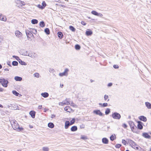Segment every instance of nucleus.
Listing matches in <instances>:
<instances>
[{"mask_svg":"<svg viewBox=\"0 0 151 151\" xmlns=\"http://www.w3.org/2000/svg\"><path fill=\"white\" fill-rule=\"evenodd\" d=\"M138 147H139V148H138V150H139L140 151H143V149L141 147H140L139 146Z\"/></svg>","mask_w":151,"mask_h":151,"instance_id":"nucleus-56","label":"nucleus"},{"mask_svg":"<svg viewBox=\"0 0 151 151\" xmlns=\"http://www.w3.org/2000/svg\"><path fill=\"white\" fill-rule=\"evenodd\" d=\"M4 70L5 71H8L9 70V69L7 68H6L4 69Z\"/></svg>","mask_w":151,"mask_h":151,"instance_id":"nucleus-64","label":"nucleus"},{"mask_svg":"<svg viewBox=\"0 0 151 151\" xmlns=\"http://www.w3.org/2000/svg\"><path fill=\"white\" fill-rule=\"evenodd\" d=\"M104 99L106 101L107 99L109 98V96L108 95H105L104 96Z\"/></svg>","mask_w":151,"mask_h":151,"instance_id":"nucleus-46","label":"nucleus"},{"mask_svg":"<svg viewBox=\"0 0 151 151\" xmlns=\"http://www.w3.org/2000/svg\"><path fill=\"white\" fill-rule=\"evenodd\" d=\"M142 136L146 138H150V136L146 133H143Z\"/></svg>","mask_w":151,"mask_h":151,"instance_id":"nucleus-19","label":"nucleus"},{"mask_svg":"<svg viewBox=\"0 0 151 151\" xmlns=\"http://www.w3.org/2000/svg\"><path fill=\"white\" fill-rule=\"evenodd\" d=\"M80 46L78 45H76L75 46V49L77 50H79L80 49Z\"/></svg>","mask_w":151,"mask_h":151,"instance_id":"nucleus-40","label":"nucleus"},{"mask_svg":"<svg viewBox=\"0 0 151 151\" xmlns=\"http://www.w3.org/2000/svg\"><path fill=\"white\" fill-rule=\"evenodd\" d=\"M40 25L42 27H44L45 26V24L44 22L43 21L40 22Z\"/></svg>","mask_w":151,"mask_h":151,"instance_id":"nucleus-33","label":"nucleus"},{"mask_svg":"<svg viewBox=\"0 0 151 151\" xmlns=\"http://www.w3.org/2000/svg\"><path fill=\"white\" fill-rule=\"evenodd\" d=\"M69 71V69L67 68H66L64 72L63 73H60L59 74V75L60 76L62 77L64 76H67L68 75V72Z\"/></svg>","mask_w":151,"mask_h":151,"instance_id":"nucleus-6","label":"nucleus"},{"mask_svg":"<svg viewBox=\"0 0 151 151\" xmlns=\"http://www.w3.org/2000/svg\"><path fill=\"white\" fill-rule=\"evenodd\" d=\"M81 24L83 25H86V23L84 21H82L81 22Z\"/></svg>","mask_w":151,"mask_h":151,"instance_id":"nucleus-50","label":"nucleus"},{"mask_svg":"<svg viewBox=\"0 0 151 151\" xmlns=\"http://www.w3.org/2000/svg\"><path fill=\"white\" fill-rule=\"evenodd\" d=\"M19 1V2L22 5H24L25 4V3L23 1Z\"/></svg>","mask_w":151,"mask_h":151,"instance_id":"nucleus-48","label":"nucleus"},{"mask_svg":"<svg viewBox=\"0 0 151 151\" xmlns=\"http://www.w3.org/2000/svg\"><path fill=\"white\" fill-rule=\"evenodd\" d=\"M60 86L61 88H62L63 86V85L62 84H60Z\"/></svg>","mask_w":151,"mask_h":151,"instance_id":"nucleus-63","label":"nucleus"},{"mask_svg":"<svg viewBox=\"0 0 151 151\" xmlns=\"http://www.w3.org/2000/svg\"><path fill=\"white\" fill-rule=\"evenodd\" d=\"M108 106V104L107 103H104L103 104V106L104 107L107 106Z\"/></svg>","mask_w":151,"mask_h":151,"instance_id":"nucleus-51","label":"nucleus"},{"mask_svg":"<svg viewBox=\"0 0 151 151\" xmlns=\"http://www.w3.org/2000/svg\"><path fill=\"white\" fill-rule=\"evenodd\" d=\"M93 32L91 30L87 31L86 32V35L87 36H91Z\"/></svg>","mask_w":151,"mask_h":151,"instance_id":"nucleus-25","label":"nucleus"},{"mask_svg":"<svg viewBox=\"0 0 151 151\" xmlns=\"http://www.w3.org/2000/svg\"><path fill=\"white\" fill-rule=\"evenodd\" d=\"M115 139L116 136L115 135H112L110 137V139L112 141L114 140Z\"/></svg>","mask_w":151,"mask_h":151,"instance_id":"nucleus-32","label":"nucleus"},{"mask_svg":"<svg viewBox=\"0 0 151 151\" xmlns=\"http://www.w3.org/2000/svg\"><path fill=\"white\" fill-rule=\"evenodd\" d=\"M34 76L35 77L38 78L39 77V74L38 73H35L34 74Z\"/></svg>","mask_w":151,"mask_h":151,"instance_id":"nucleus-47","label":"nucleus"},{"mask_svg":"<svg viewBox=\"0 0 151 151\" xmlns=\"http://www.w3.org/2000/svg\"><path fill=\"white\" fill-rule=\"evenodd\" d=\"M145 105L148 109H151V104L148 102H145Z\"/></svg>","mask_w":151,"mask_h":151,"instance_id":"nucleus-21","label":"nucleus"},{"mask_svg":"<svg viewBox=\"0 0 151 151\" xmlns=\"http://www.w3.org/2000/svg\"><path fill=\"white\" fill-rule=\"evenodd\" d=\"M14 79L17 81H21L22 80V77L16 76L14 77Z\"/></svg>","mask_w":151,"mask_h":151,"instance_id":"nucleus-24","label":"nucleus"},{"mask_svg":"<svg viewBox=\"0 0 151 151\" xmlns=\"http://www.w3.org/2000/svg\"><path fill=\"white\" fill-rule=\"evenodd\" d=\"M112 83H109L108 85V86H112Z\"/></svg>","mask_w":151,"mask_h":151,"instance_id":"nucleus-57","label":"nucleus"},{"mask_svg":"<svg viewBox=\"0 0 151 151\" xmlns=\"http://www.w3.org/2000/svg\"><path fill=\"white\" fill-rule=\"evenodd\" d=\"M58 37L60 38L61 39L63 37V34L62 33L60 32H58Z\"/></svg>","mask_w":151,"mask_h":151,"instance_id":"nucleus-28","label":"nucleus"},{"mask_svg":"<svg viewBox=\"0 0 151 151\" xmlns=\"http://www.w3.org/2000/svg\"><path fill=\"white\" fill-rule=\"evenodd\" d=\"M113 67L115 68H118L119 67L117 65H113Z\"/></svg>","mask_w":151,"mask_h":151,"instance_id":"nucleus-49","label":"nucleus"},{"mask_svg":"<svg viewBox=\"0 0 151 151\" xmlns=\"http://www.w3.org/2000/svg\"><path fill=\"white\" fill-rule=\"evenodd\" d=\"M7 64L10 67H12V65H11V62L9 61L7 62Z\"/></svg>","mask_w":151,"mask_h":151,"instance_id":"nucleus-54","label":"nucleus"},{"mask_svg":"<svg viewBox=\"0 0 151 151\" xmlns=\"http://www.w3.org/2000/svg\"><path fill=\"white\" fill-rule=\"evenodd\" d=\"M22 55L25 56H29V53L27 52V51H26L23 52L22 54Z\"/></svg>","mask_w":151,"mask_h":151,"instance_id":"nucleus-43","label":"nucleus"},{"mask_svg":"<svg viewBox=\"0 0 151 151\" xmlns=\"http://www.w3.org/2000/svg\"><path fill=\"white\" fill-rule=\"evenodd\" d=\"M102 141L104 144H107L108 143V139L106 138H103Z\"/></svg>","mask_w":151,"mask_h":151,"instance_id":"nucleus-18","label":"nucleus"},{"mask_svg":"<svg viewBox=\"0 0 151 151\" xmlns=\"http://www.w3.org/2000/svg\"><path fill=\"white\" fill-rule=\"evenodd\" d=\"M11 123L12 127L15 130L20 131L23 129V128L19 127V125L16 120H12Z\"/></svg>","mask_w":151,"mask_h":151,"instance_id":"nucleus-1","label":"nucleus"},{"mask_svg":"<svg viewBox=\"0 0 151 151\" xmlns=\"http://www.w3.org/2000/svg\"><path fill=\"white\" fill-rule=\"evenodd\" d=\"M41 95L44 98H47L49 96V94L47 92H44L41 93Z\"/></svg>","mask_w":151,"mask_h":151,"instance_id":"nucleus-20","label":"nucleus"},{"mask_svg":"<svg viewBox=\"0 0 151 151\" xmlns=\"http://www.w3.org/2000/svg\"><path fill=\"white\" fill-rule=\"evenodd\" d=\"M128 142L131 145L132 147L136 150H138L139 146L136 145V144L133 140L129 139H128Z\"/></svg>","mask_w":151,"mask_h":151,"instance_id":"nucleus-2","label":"nucleus"},{"mask_svg":"<svg viewBox=\"0 0 151 151\" xmlns=\"http://www.w3.org/2000/svg\"><path fill=\"white\" fill-rule=\"evenodd\" d=\"M69 28L71 30L72 32H74L76 31V29L75 28H74L73 27L71 26H70L69 27Z\"/></svg>","mask_w":151,"mask_h":151,"instance_id":"nucleus-30","label":"nucleus"},{"mask_svg":"<svg viewBox=\"0 0 151 151\" xmlns=\"http://www.w3.org/2000/svg\"><path fill=\"white\" fill-rule=\"evenodd\" d=\"M12 65L14 66H17L18 64V63L16 61H13L12 62Z\"/></svg>","mask_w":151,"mask_h":151,"instance_id":"nucleus-37","label":"nucleus"},{"mask_svg":"<svg viewBox=\"0 0 151 151\" xmlns=\"http://www.w3.org/2000/svg\"><path fill=\"white\" fill-rule=\"evenodd\" d=\"M69 105H70L71 106H73V107H76V106L75 104L72 101H70V104Z\"/></svg>","mask_w":151,"mask_h":151,"instance_id":"nucleus-35","label":"nucleus"},{"mask_svg":"<svg viewBox=\"0 0 151 151\" xmlns=\"http://www.w3.org/2000/svg\"><path fill=\"white\" fill-rule=\"evenodd\" d=\"M48 126L49 127L51 128H52L54 127V125L53 123L50 122L48 124Z\"/></svg>","mask_w":151,"mask_h":151,"instance_id":"nucleus-27","label":"nucleus"},{"mask_svg":"<svg viewBox=\"0 0 151 151\" xmlns=\"http://www.w3.org/2000/svg\"><path fill=\"white\" fill-rule=\"evenodd\" d=\"M4 91V89L1 88H0V92H3Z\"/></svg>","mask_w":151,"mask_h":151,"instance_id":"nucleus-58","label":"nucleus"},{"mask_svg":"<svg viewBox=\"0 0 151 151\" xmlns=\"http://www.w3.org/2000/svg\"><path fill=\"white\" fill-rule=\"evenodd\" d=\"M38 21L36 19H33L31 20V22L32 24H35L38 23Z\"/></svg>","mask_w":151,"mask_h":151,"instance_id":"nucleus-29","label":"nucleus"},{"mask_svg":"<svg viewBox=\"0 0 151 151\" xmlns=\"http://www.w3.org/2000/svg\"><path fill=\"white\" fill-rule=\"evenodd\" d=\"M42 5L38 4L37 6L39 8L42 9H43L46 6V4L45 1H43L42 3Z\"/></svg>","mask_w":151,"mask_h":151,"instance_id":"nucleus-7","label":"nucleus"},{"mask_svg":"<svg viewBox=\"0 0 151 151\" xmlns=\"http://www.w3.org/2000/svg\"><path fill=\"white\" fill-rule=\"evenodd\" d=\"M110 109H109V108H107L106 110V111H105V114H109V113H110Z\"/></svg>","mask_w":151,"mask_h":151,"instance_id":"nucleus-38","label":"nucleus"},{"mask_svg":"<svg viewBox=\"0 0 151 151\" xmlns=\"http://www.w3.org/2000/svg\"><path fill=\"white\" fill-rule=\"evenodd\" d=\"M15 58L17 60H18V59H19V57L17 56H16V58Z\"/></svg>","mask_w":151,"mask_h":151,"instance_id":"nucleus-62","label":"nucleus"},{"mask_svg":"<svg viewBox=\"0 0 151 151\" xmlns=\"http://www.w3.org/2000/svg\"><path fill=\"white\" fill-rule=\"evenodd\" d=\"M75 122V119L74 118H73L72 119V120H71L70 121V124L71 125L73 124Z\"/></svg>","mask_w":151,"mask_h":151,"instance_id":"nucleus-41","label":"nucleus"},{"mask_svg":"<svg viewBox=\"0 0 151 151\" xmlns=\"http://www.w3.org/2000/svg\"><path fill=\"white\" fill-rule=\"evenodd\" d=\"M0 20L5 22L6 20V18L5 17L2 15H0Z\"/></svg>","mask_w":151,"mask_h":151,"instance_id":"nucleus-22","label":"nucleus"},{"mask_svg":"<svg viewBox=\"0 0 151 151\" xmlns=\"http://www.w3.org/2000/svg\"><path fill=\"white\" fill-rule=\"evenodd\" d=\"M70 125H71V124L68 121H66L65 123V129H67Z\"/></svg>","mask_w":151,"mask_h":151,"instance_id":"nucleus-11","label":"nucleus"},{"mask_svg":"<svg viewBox=\"0 0 151 151\" xmlns=\"http://www.w3.org/2000/svg\"><path fill=\"white\" fill-rule=\"evenodd\" d=\"M55 117V115L53 114H52L51 116V118H53Z\"/></svg>","mask_w":151,"mask_h":151,"instance_id":"nucleus-59","label":"nucleus"},{"mask_svg":"<svg viewBox=\"0 0 151 151\" xmlns=\"http://www.w3.org/2000/svg\"><path fill=\"white\" fill-rule=\"evenodd\" d=\"M121 146V145L120 144H117L115 145V147L117 148H119Z\"/></svg>","mask_w":151,"mask_h":151,"instance_id":"nucleus-44","label":"nucleus"},{"mask_svg":"<svg viewBox=\"0 0 151 151\" xmlns=\"http://www.w3.org/2000/svg\"><path fill=\"white\" fill-rule=\"evenodd\" d=\"M42 107V105H39L38 106V109H41Z\"/></svg>","mask_w":151,"mask_h":151,"instance_id":"nucleus-60","label":"nucleus"},{"mask_svg":"<svg viewBox=\"0 0 151 151\" xmlns=\"http://www.w3.org/2000/svg\"><path fill=\"white\" fill-rule=\"evenodd\" d=\"M132 130V131L134 132L137 133L136 131V129H137V127L134 125L131 127H130Z\"/></svg>","mask_w":151,"mask_h":151,"instance_id":"nucleus-14","label":"nucleus"},{"mask_svg":"<svg viewBox=\"0 0 151 151\" xmlns=\"http://www.w3.org/2000/svg\"><path fill=\"white\" fill-rule=\"evenodd\" d=\"M53 71H54V69H50V70H49V71L50 72H52Z\"/></svg>","mask_w":151,"mask_h":151,"instance_id":"nucleus-61","label":"nucleus"},{"mask_svg":"<svg viewBox=\"0 0 151 151\" xmlns=\"http://www.w3.org/2000/svg\"><path fill=\"white\" fill-rule=\"evenodd\" d=\"M29 114L32 118H34L35 116V112L34 111H31L30 112Z\"/></svg>","mask_w":151,"mask_h":151,"instance_id":"nucleus-17","label":"nucleus"},{"mask_svg":"<svg viewBox=\"0 0 151 151\" xmlns=\"http://www.w3.org/2000/svg\"><path fill=\"white\" fill-rule=\"evenodd\" d=\"M91 13L93 15L99 16L100 17H102L103 16V15L102 14L100 13H98L95 11H92L91 12Z\"/></svg>","mask_w":151,"mask_h":151,"instance_id":"nucleus-8","label":"nucleus"},{"mask_svg":"<svg viewBox=\"0 0 151 151\" xmlns=\"http://www.w3.org/2000/svg\"><path fill=\"white\" fill-rule=\"evenodd\" d=\"M8 83V81L7 80L4 78L0 79V83H1L3 87H7Z\"/></svg>","mask_w":151,"mask_h":151,"instance_id":"nucleus-3","label":"nucleus"},{"mask_svg":"<svg viewBox=\"0 0 151 151\" xmlns=\"http://www.w3.org/2000/svg\"><path fill=\"white\" fill-rule=\"evenodd\" d=\"M45 32L47 35L50 34V30L48 28H46L45 29Z\"/></svg>","mask_w":151,"mask_h":151,"instance_id":"nucleus-31","label":"nucleus"},{"mask_svg":"<svg viewBox=\"0 0 151 151\" xmlns=\"http://www.w3.org/2000/svg\"><path fill=\"white\" fill-rule=\"evenodd\" d=\"M13 93L17 96H18L19 95H20L16 91H12Z\"/></svg>","mask_w":151,"mask_h":151,"instance_id":"nucleus-34","label":"nucleus"},{"mask_svg":"<svg viewBox=\"0 0 151 151\" xmlns=\"http://www.w3.org/2000/svg\"><path fill=\"white\" fill-rule=\"evenodd\" d=\"M139 119L144 122H146L147 121L146 118L143 116H140L139 117Z\"/></svg>","mask_w":151,"mask_h":151,"instance_id":"nucleus-16","label":"nucleus"},{"mask_svg":"<svg viewBox=\"0 0 151 151\" xmlns=\"http://www.w3.org/2000/svg\"><path fill=\"white\" fill-rule=\"evenodd\" d=\"M129 125H130V127H132L133 126H134V125L133 122H129Z\"/></svg>","mask_w":151,"mask_h":151,"instance_id":"nucleus-45","label":"nucleus"},{"mask_svg":"<svg viewBox=\"0 0 151 151\" xmlns=\"http://www.w3.org/2000/svg\"><path fill=\"white\" fill-rule=\"evenodd\" d=\"M15 33L16 37L18 38H21L22 36V33L18 30H16L15 32Z\"/></svg>","mask_w":151,"mask_h":151,"instance_id":"nucleus-9","label":"nucleus"},{"mask_svg":"<svg viewBox=\"0 0 151 151\" xmlns=\"http://www.w3.org/2000/svg\"><path fill=\"white\" fill-rule=\"evenodd\" d=\"M80 128H84L85 127V125L84 124H82L80 126Z\"/></svg>","mask_w":151,"mask_h":151,"instance_id":"nucleus-55","label":"nucleus"},{"mask_svg":"<svg viewBox=\"0 0 151 151\" xmlns=\"http://www.w3.org/2000/svg\"><path fill=\"white\" fill-rule=\"evenodd\" d=\"M122 126L123 127L125 128H126L127 127V125L125 124H123Z\"/></svg>","mask_w":151,"mask_h":151,"instance_id":"nucleus-53","label":"nucleus"},{"mask_svg":"<svg viewBox=\"0 0 151 151\" xmlns=\"http://www.w3.org/2000/svg\"><path fill=\"white\" fill-rule=\"evenodd\" d=\"M93 113L100 116H102L103 114L99 110H94L93 111Z\"/></svg>","mask_w":151,"mask_h":151,"instance_id":"nucleus-12","label":"nucleus"},{"mask_svg":"<svg viewBox=\"0 0 151 151\" xmlns=\"http://www.w3.org/2000/svg\"><path fill=\"white\" fill-rule=\"evenodd\" d=\"M126 141L124 139L122 140V142L124 145H126Z\"/></svg>","mask_w":151,"mask_h":151,"instance_id":"nucleus-52","label":"nucleus"},{"mask_svg":"<svg viewBox=\"0 0 151 151\" xmlns=\"http://www.w3.org/2000/svg\"><path fill=\"white\" fill-rule=\"evenodd\" d=\"M19 63L22 65H26V63L23 61H22L21 60L19 59Z\"/></svg>","mask_w":151,"mask_h":151,"instance_id":"nucleus-36","label":"nucleus"},{"mask_svg":"<svg viewBox=\"0 0 151 151\" xmlns=\"http://www.w3.org/2000/svg\"><path fill=\"white\" fill-rule=\"evenodd\" d=\"M49 149L47 147H43L42 148V150L43 151H48Z\"/></svg>","mask_w":151,"mask_h":151,"instance_id":"nucleus-39","label":"nucleus"},{"mask_svg":"<svg viewBox=\"0 0 151 151\" xmlns=\"http://www.w3.org/2000/svg\"><path fill=\"white\" fill-rule=\"evenodd\" d=\"M64 110L65 111L68 112H70L72 110V109H71L69 106H66Z\"/></svg>","mask_w":151,"mask_h":151,"instance_id":"nucleus-13","label":"nucleus"},{"mask_svg":"<svg viewBox=\"0 0 151 151\" xmlns=\"http://www.w3.org/2000/svg\"><path fill=\"white\" fill-rule=\"evenodd\" d=\"M70 104L69 99H66L65 100L63 101L62 102L59 103V105L63 106L64 105H68Z\"/></svg>","mask_w":151,"mask_h":151,"instance_id":"nucleus-5","label":"nucleus"},{"mask_svg":"<svg viewBox=\"0 0 151 151\" xmlns=\"http://www.w3.org/2000/svg\"><path fill=\"white\" fill-rule=\"evenodd\" d=\"M81 139L83 140H85L87 139V138L86 136L81 135Z\"/></svg>","mask_w":151,"mask_h":151,"instance_id":"nucleus-42","label":"nucleus"},{"mask_svg":"<svg viewBox=\"0 0 151 151\" xmlns=\"http://www.w3.org/2000/svg\"><path fill=\"white\" fill-rule=\"evenodd\" d=\"M71 130L72 131L74 132L76 131L77 130V126H73L71 127Z\"/></svg>","mask_w":151,"mask_h":151,"instance_id":"nucleus-26","label":"nucleus"},{"mask_svg":"<svg viewBox=\"0 0 151 151\" xmlns=\"http://www.w3.org/2000/svg\"><path fill=\"white\" fill-rule=\"evenodd\" d=\"M29 56L31 57L32 58H34L37 57V55L34 52L29 53Z\"/></svg>","mask_w":151,"mask_h":151,"instance_id":"nucleus-10","label":"nucleus"},{"mask_svg":"<svg viewBox=\"0 0 151 151\" xmlns=\"http://www.w3.org/2000/svg\"><path fill=\"white\" fill-rule=\"evenodd\" d=\"M26 32L27 36L28 37L30 38V37H31L33 35L32 34L29 32H28L26 31Z\"/></svg>","mask_w":151,"mask_h":151,"instance_id":"nucleus-23","label":"nucleus"},{"mask_svg":"<svg viewBox=\"0 0 151 151\" xmlns=\"http://www.w3.org/2000/svg\"><path fill=\"white\" fill-rule=\"evenodd\" d=\"M138 124L137 125V128L140 129H141L143 128V126L142 124V123L140 122H138Z\"/></svg>","mask_w":151,"mask_h":151,"instance_id":"nucleus-15","label":"nucleus"},{"mask_svg":"<svg viewBox=\"0 0 151 151\" xmlns=\"http://www.w3.org/2000/svg\"><path fill=\"white\" fill-rule=\"evenodd\" d=\"M112 118L116 119L119 120L121 117L120 115L118 113L115 112L112 115Z\"/></svg>","mask_w":151,"mask_h":151,"instance_id":"nucleus-4","label":"nucleus"}]
</instances>
